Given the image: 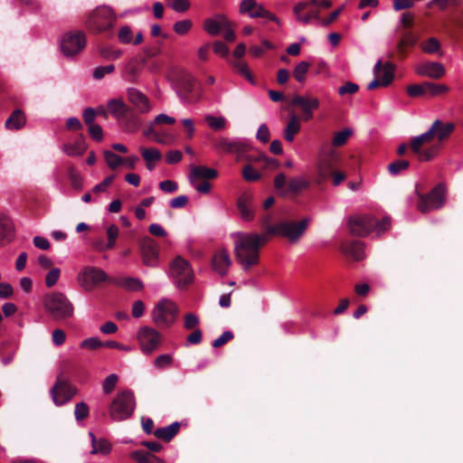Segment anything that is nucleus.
I'll return each mask as SVG.
<instances>
[{"label":"nucleus","mask_w":463,"mask_h":463,"mask_svg":"<svg viewBox=\"0 0 463 463\" xmlns=\"http://www.w3.org/2000/svg\"><path fill=\"white\" fill-rule=\"evenodd\" d=\"M118 233H119V230H118V226L115 224H111L107 229L108 243L103 248H101V250H106L112 249L116 244V241L118 236Z\"/></svg>","instance_id":"49530a36"},{"label":"nucleus","mask_w":463,"mask_h":463,"mask_svg":"<svg viewBox=\"0 0 463 463\" xmlns=\"http://www.w3.org/2000/svg\"><path fill=\"white\" fill-rule=\"evenodd\" d=\"M425 96L434 97L448 91L449 88L443 84H436L430 81L424 82Z\"/></svg>","instance_id":"79ce46f5"},{"label":"nucleus","mask_w":463,"mask_h":463,"mask_svg":"<svg viewBox=\"0 0 463 463\" xmlns=\"http://www.w3.org/2000/svg\"><path fill=\"white\" fill-rule=\"evenodd\" d=\"M26 124L25 113L20 109H14L11 115L7 118L5 123V127L9 130H19L23 128Z\"/></svg>","instance_id":"7c9ffc66"},{"label":"nucleus","mask_w":463,"mask_h":463,"mask_svg":"<svg viewBox=\"0 0 463 463\" xmlns=\"http://www.w3.org/2000/svg\"><path fill=\"white\" fill-rule=\"evenodd\" d=\"M203 30L210 35H218L224 32L223 37L226 41H232V24L229 19L223 15H216L213 18H207L203 22Z\"/></svg>","instance_id":"2eb2a0df"},{"label":"nucleus","mask_w":463,"mask_h":463,"mask_svg":"<svg viewBox=\"0 0 463 463\" xmlns=\"http://www.w3.org/2000/svg\"><path fill=\"white\" fill-rule=\"evenodd\" d=\"M136 408V399L133 392L126 390L118 392L112 400L109 414L112 420L121 421L130 418Z\"/></svg>","instance_id":"0eeeda50"},{"label":"nucleus","mask_w":463,"mask_h":463,"mask_svg":"<svg viewBox=\"0 0 463 463\" xmlns=\"http://www.w3.org/2000/svg\"><path fill=\"white\" fill-rule=\"evenodd\" d=\"M237 208L241 218L245 222H250L254 219L255 211L253 204V195L250 193L242 194L237 201Z\"/></svg>","instance_id":"4be33fe9"},{"label":"nucleus","mask_w":463,"mask_h":463,"mask_svg":"<svg viewBox=\"0 0 463 463\" xmlns=\"http://www.w3.org/2000/svg\"><path fill=\"white\" fill-rule=\"evenodd\" d=\"M99 54L104 59L114 61L122 55V52L109 47H103L99 49Z\"/></svg>","instance_id":"13d9d810"},{"label":"nucleus","mask_w":463,"mask_h":463,"mask_svg":"<svg viewBox=\"0 0 463 463\" xmlns=\"http://www.w3.org/2000/svg\"><path fill=\"white\" fill-rule=\"evenodd\" d=\"M230 266V258L226 250L216 253L213 258V269L221 276L227 273Z\"/></svg>","instance_id":"2f4dec72"},{"label":"nucleus","mask_w":463,"mask_h":463,"mask_svg":"<svg viewBox=\"0 0 463 463\" xmlns=\"http://www.w3.org/2000/svg\"><path fill=\"white\" fill-rule=\"evenodd\" d=\"M75 418L80 421L85 420L89 416V406L87 403L81 402L75 405L74 410Z\"/></svg>","instance_id":"bf43d9fd"},{"label":"nucleus","mask_w":463,"mask_h":463,"mask_svg":"<svg viewBox=\"0 0 463 463\" xmlns=\"http://www.w3.org/2000/svg\"><path fill=\"white\" fill-rule=\"evenodd\" d=\"M213 52L216 55H218V56H220L222 58L228 57L229 48H228V46L225 43H223L221 41H216L213 43Z\"/></svg>","instance_id":"774afa93"},{"label":"nucleus","mask_w":463,"mask_h":463,"mask_svg":"<svg viewBox=\"0 0 463 463\" xmlns=\"http://www.w3.org/2000/svg\"><path fill=\"white\" fill-rule=\"evenodd\" d=\"M424 82L422 84H412L408 86L407 93L410 97L418 98L425 96Z\"/></svg>","instance_id":"0e129e2a"},{"label":"nucleus","mask_w":463,"mask_h":463,"mask_svg":"<svg viewBox=\"0 0 463 463\" xmlns=\"http://www.w3.org/2000/svg\"><path fill=\"white\" fill-rule=\"evenodd\" d=\"M85 46L86 36L85 33L80 31L65 33L61 43V52L68 57L80 53Z\"/></svg>","instance_id":"4468645a"},{"label":"nucleus","mask_w":463,"mask_h":463,"mask_svg":"<svg viewBox=\"0 0 463 463\" xmlns=\"http://www.w3.org/2000/svg\"><path fill=\"white\" fill-rule=\"evenodd\" d=\"M118 123L124 131L128 133L137 131L140 125L137 116L135 115L131 109L127 116L123 117V120H119Z\"/></svg>","instance_id":"f704fd0d"},{"label":"nucleus","mask_w":463,"mask_h":463,"mask_svg":"<svg viewBox=\"0 0 463 463\" xmlns=\"http://www.w3.org/2000/svg\"><path fill=\"white\" fill-rule=\"evenodd\" d=\"M89 134L90 137L97 142L103 140V130L98 124H92L89 126Z\"/></svg>","instance_id":"338daca9"},{"label":"nucleus","mask_w":463,"mask_h":463,"mask_svg":"<svg viewBox=\"0 0 463 463\" xmlns=\"http://www.w3.org/2000/svg\"><path fill=\"white\" fill-rule=\"evenodd\" d=\"M351 135L352 130L350 128H344L343 130L335 133L332 140L333 146L335 147L344 146L347 142Z\"/></svg>","instance_id":"c03bdc74"},{"label":"nucleus","mask_w":463,"mask_h":463,"mask_svg":"<svg viewBox=\"0 0 463 463\" xmlns=\"http://www.w3.org/2000/svg\"><path fill=\"white\" fill-rule=\"evenodd\" d=\"M63 152L69 156H80L87 150L85 137L79 135L73 143H67L62 146Z\"/></svg>","instance_id":"c85d7f7f"},{"label":"nucleus","mask_w":463,"mask_h":463,"mask_svg":"<svg viewBox=\"0 0 463 463\" xmlns=\"http://www.w3.org/2000/svg\"><path fill=\"white\" fill-rule=\"evenodd\" d=\"M179 84L184 91V99L188 100L189 94H191L194 88V79L189 73H184L179 80Z\"/></svg>","instance_id":"ea45409f"},{"label":"nucleus","mask_w":463,"mask_h":463,"mask_svg":"<svg viewBox=\"0 0 463 463\" xmlns=\"http://www.w3.org/2000/svg\"><path fill=\"white\" fill-rule=\"evenodd\" d=\"M117 16L113 9L108 5H99L92 10L86 20V28L93 33H100L111 30Z\"/></svg>","instance_id":"423d86ee"},{"label":"nucleus","mask_w":463,"mask_h":463,"mask_svg":"<svg viewBox=\"0 0 463 463\" xmlns=\"http://www.w3.org/2000/svg\"><path fill=\"white\" fill-rule=\"evenodd\" d=\"M193 27V22L189 19L181 20L174 24L173 29L179 35L186 34Z\"/></svg>","instance_id":"603ef678"},{"label":"nucleus","mask_w":463,"mask_h":463,"mask_svg":"<svg viewBox=\"0 0 463 463\" xmlns=\"http://www.w3.org/2000/svg\"><path fill=\"white\" fill-rule=\"evenodd\" d=\"M114 71L115 66L113 64L97 67L93 71V78L96 80H101L106 74L112 73Z\"/></svg>","instance_id":"680f3d73"},{"label":"nucleus","mask_w":463,"mask_h":463,"mask_svg":"<svg viewBox=\"0 0 463 463\" xmlns=\"http://www.w3.org/2000/svg\"><path fill=\"white\" fill-rule=\"evenodd\" d=\"M14 237V227L12 221L5 216H0V247L9 244Z\"/></svg>","instance_id":"cd10ccee"},{"label":"nucleus","mask_w":463,"mask_h":463,"mask_svg":"<svg viewBox=\"0 0 463 463\" xmlns=\"http://www.w3.org/2000/svg\"><path fill=\"white\" fill-rule=\"evenodd\" d=\"M337 159V156L333 151L321 157L317 169L316 182L318 184L326 182L334 174Z\"/></svg>","instance_id":"a211bd4d"},{"label":"nucleus","mask_w":463,"mask_h":463,"mask_svg":"<svg viewBox=\"0 0 463 463\" xmlns=\"http://www.w3.org/2000/svg\"><path fill=\"white\" fill-rule=\"evenodd\" d=\"M309 186V183L299 178H292L288 183V190L292 194H298Z\"/></svg>","instance_id":"de8ad7c7"},{"label":"nucleus","mask_w":463,"mask_h":463,"mask_svg":"<svg viewBox=\"0 0 463 463\" xmlns=\"http://www.w3.org/2000/svg\"><path fill=\"white\" fill-rule=\"evenodd\" d=\"M140 251L146 266L156 267L158 264L159 245L154 239L144 237L140 241Z\"/></svg>","instance_id":"f3484780"},{"label":"nucleus","mask_w":463,"mask_h":463,"mask_svg":"<svg viewBox=\"0 0 463 463\" xmlns=\"http://www.w3.org/2000/svg\"><path fill=\"white\" fill-rule=\"evenodd\" d=\"M233 70H235L236 72L239 73L241 76L245 78L250 84L256 85L255 78L252 72L250 71L248 63L241 60H233Z\"/></svg>","instance_id":"4c0bfd02"},{"label":"nucleus","mask_w":463,"mask_h":463,"mask_svg":"<svg viewBox=\"0 0 463 463\" xmlns=\"http://www.w3.org/2000/svg\"><path fill=\"white\" fill-rule=\"evenodd\" d=\"M418 42L417 35L411 31H407L402 33V38L397 43V52L399 57L402 60L406 57V48L413 47Z\"/></svg>","instance_id":"c756f323"},{"label":"nucleus","mask_w":463,"mask_h":463,"mask_svg":"<svg viewBox=\"0 0 463 463\" xmlns=\"http://www.w3.org/2000/svg\"><path fill=\"white\" fill-rule=\"evenodd\" d=\"M179 430L180 423L175 421L166 427L156 429L153 434L157 439L169 442L179 432Z\"/></svg>","instance_id":"473e14b6"},{"label":"nucleus","mask_w":463,"mask_h":463,"mask_svg":"<svg viewBox=\"0 0 463 463\" xmlns=\"http://www.w3.org/2000/svg\"><path fill=\"white\" fill-rule=\"evenodd\" d=\"M104 157L108 165L113 170L123 163L121 156L109 150L104 151Z\"/></svg>","instance_id":"3c124183"},{"label":"nucleus","mask_w":463,"mask_h":463,"mask_svg":"<svg viewBox=\"0 0 463 463\" xmlns=\"http://www.w3.org/2000/svg\"><path fill=\"white\" fill-rule=\"evenodd\" d=\"M178 307L170 299L163 298L157 302L152 311V319L161 327H170L176 320Z\"/></svg>","instance_id":"6e6552de"},{"label":"nucleus","mask_w":463,"mask_h":463,"mask_svg":"<svg viewBox=\"0 0 463 463\" xmlns=\"http://www.w3.org/2000/svg\"><path fill=\"white\" fill-rule=\"evenodd\" d=\"M308 224V219H303L299 222H280V235L287 237L290 241H297L305 232Z\"/></svg>","instance_id":"412c9836"},{"label":"nucleus","mask_w":463,"mask_h":463,"mask_svg":"<svg viewBox=\"0 0 463 463\" xmlns=\"http://www.w3.org/2000/svg\"><path fill=\"white\" fill-rule=\"evenodd\" d=\"M130 458L137 463H165L149 451L138 449L130 453Z\"/></svg>","instance_id":"72a5a7b5"},{"label":"nucleus","mask_w":463,"mask_h":463,"mask_svg":"<svg viewBox=\"0 0 463 463\" xmlns=\"http://www.w3.org/2000/svg\"><path fill=\"white\" fill-rule=\"evenodd\" d=\"M139 151L142 155V157L144 158V160L146 162H149V161L156 162L162 158L161 152L156 147H149V148L142 147V148H140Z\"/></svg>","instance_id":"a18cd8bd"},{"label":"nucleus","mask_w":463,"mask_h":463,"mask_svg":"<svg viewBox=\"0 0 463 463\" xmlns=\"http://www.w3.org/2000/svg\"><path fill=\"white\" fill-rule=\"evenodd\" d=\"M199 324L198 317L194 313H188L184 316V327L186 330L197 329L196 326Z\"/></svg>","instance_id":"69168bd1"},{"label":"nucleus","mask_w":463,"mask_h":463,"mask_svg":"<svg viewBox=\"0 0 463 463\" xmlns=\"http://www.w3.org/2000/svg\"><path fill=\"white\" fill-rule=\"evenodd\" d=\"M254 163H247L241 168V175L246 182L253 183L261 179V173L253 166Z\"/></svg>","instance_id":"58836bf2"},{"label":"nucleus","mask_w":463,"mask_h":463,"mask_svg":"<svg viewBox=\"0 0 463 463\" xmlns=\"http://www.w3.org/2000/svg\"><path fill=\"white\" fill-rule=\"evenodd\" d=\"M137 338L144 353H152L160 342V334L154 328L143 326L137 333Z\"/></svg>","instance_id":"aec40b11"},{"label":"nucleus","mask_w":463,"mask_h":463,"mask_svg":"<svg viewBox=\"0 0 463 463\" xmlns=\"http://www.w3.org/2000/svg\"><path fill=\"white\" fill-rule=\"evenodd\" d=\"M417 73L421 76L438 80L445 75V68L439 62L429 61L420 65L417 68Z\"/></svg>","instance_id":"393cba45"},{"label":"nucleus","mask_w":463,"mask_h":463,"mask_svg":"<svg viewBox=\"0 0 463 463\" xmlns=\"http://www.w3.org/2000/svg\"><path fill=\"white\" fill-rule=\"evenodd\" d=\"M91 438L92 449L90 454L108 455L111 451V445L107 439H99L97 441L95 435L92 432L89 433Z\"/></svg>","instance_id":"e433bc0d"},{"label":"nucleus","mask_w":463,"mask_h":463,"mask_svg":"<svg viewBox=\"0 0 463 463\" xmlns=\"http://www.w3.org/2000/svg\"><path fill=\"white\" fill-rule=\"evenodd\" d=\"M233 156L237 162L256 163L261 170H277L280 164L276 158L269 157L266 154L255 151L251 146L240 140H233Z\"/></svg>","instance_id":"7ed1b4c3"},{"label":"nucleus","mask_w":463,"mask_h":463,"mask_svg":"<svg viewBox=\"0 0 463 463\" xmlns=\"http://www.w3.org/2000/svg\"><path fill=\"white\" fill-rule=\"evenodd\" d=\"M348 226L350 233L354 236L364 237L374 230L377 235H380L389 230L391 219L384 217L382 221H378L372 215H356L349 218Z\"/></svg>","instance_id":"20e7f679"},{"label":"nucleus","mask_w":463,"mask_h":463,"mask_svg":"<svg viewBox=\"0 0 463 463\" xmlns=\"http://www.w3.org/2000/svg\"><path fill=\"white\" fill-rule=\"evenodd\" d=\"M51 394L53 402L57 406H61L76 394V389L69 382L58 378L51 390Z\"/></svg>","instance_id":"dca6fc26"},{"label":"nucleus","mask_w":463,"mask_h":463,"mask_svg":"<svg viewBox=\"0 0 463 463\" xmlns=\"http://www.w3.org/2000/svg\"><path fill=\"white\" fill-rule=\"evenodd\" d=\"M422 51L426 53H435L440 49V43L435 37H430L420 43Z\"/></svg>","instance_id":"8fccbe9b"},{"label":"nucleus","mask_w":463,"mask_h":463,"mask_svg":"<svg viewBox=\"0 0 463 463\" xmlns=\"http://www.w3.org/2000/svg\"><path fill=\"white\" fill-rule=\"evenodd\" d=\"M68 176L71 182V184L75 188H80L82 185V178L77 169L71 165L68 167Z\"/></svg>","instance_id":"4d7b16f0"},{"label":"nucleus","mask_w":463,"mask_h":463,"mask_svg":"<svg viewBox=\"0 0 463 463\" xmlns=\"http://www.w3.org/2000/svg\"><path fill=\"white\" fill-rule=\"evenodd\" d=\"M43 307L55 320H66L74 316V307L68 297L59 291L46 294L43 298Z\"/></svg>","instance_id":"39448f33"},{"label":"nucleus","mask_w":463,"mask_h":463,"mask_svg":"<svg viewBox=\"0 0 463 463\" xmlns=\"http://www.w3.org/2000/svg\"><path fill=\"white\" fill-rule=\"evenodd\" d=\"M300 128H301V126H300L299 119H298V116L293 114L290 117V118L284 129V133H283L284 138L288 142H292L294 140L295 136L299 132Z\"/></svg>","instance_id":"c9c22d12"},{"label":"nucleus","mask_w":463,"mask_h":463,"mask_svg":"<svg viewBox=\"0 0 463 463\" xmlns=\"http://www.w3.org/2000/svg\"><path fill=\"white\" fill-rule=\"evenodd\" d=\"M61 269L59 268H52L45 276V285L47 288H52L59 280Z\"/></svg>","instance_id":"6e6d98bb"},{"label":"nucleus","mask_w":463,"mask_h":463,"mask_svg":"<svg viewBox=\"0 0 463 463\" xmlns=\"http://www.w3.org/2000/svg\"><path fill=\"white\" fill-rule=\"evenodd\" d=\"M204 119L213 130L219 131L226 128V120L222 117L206 115Z\"/></svg>","instance_id":"37998d69"},{"label":"nucleus","mask_w":463,"mask_h":463,"mask_svg":"<svg viewBox=\"0 0 463 463\" xmlns=\"http://www.w3.org/2000/svg\"><path fill=\"white\" fill-rule=\"evenodd\" d=\"M107 108L117 121L123 120V117L127 116L131 109L121 98L109 99Z\"/></svg>","instance_id":"bb28decb"},{"label":"nucleus","mask_w":463,"mask_h":463,"mask_svg":"<svg viewBox=\"0 0 463 463\" xmlns=\"http://www.w3.org/2000/svg\"><path fill=\"white\" fill-rule=\"evenodd\" d=\"M108 279L107 273L96 267H85L78 275V281L85 291H91L95 287Z\"/></svg>","instance_id":"9b49d317"},{"label":"nucleus","mask_w":463,"mask_h":463,"mask_svg":"<svg viewBox=\"0 0 463 463\" xmlns=\"http://www.w3.org/2000/svg\"><path fill=\"white\" fill-rule=\"evenodd\" d=\"M118 376L115 373L107 376L102 383V389L105 394H109L115 389Z\"/></svg>","instance_id":"5fc2aeb1"},{"label":"nucleus","mask_w":463,"mask_h":463,"mask_svg":"<svg viewBox=\"0 0 463 463\" xmlns=\"http://www.w3.org/2000/svg\"><path fill=\"white\" fill-rule=\"evenodd\" d=\"M310 67V63L307 61H300L297 64L293 71V76L294 78L298 81L302 82L306 79V74L308 71V69Z\"/></svg>","instance_id":"09e8293b"},{"label":"nucleus","mask_w":463,"mask_h":463,"mask_svg":"<svg viewBox=\"0 0 463 463\" xmlns=\"http://www.w3.org/2000/svg\"><path fill=\"white\" fill-rule=\"evenodd\" d=\"M364 244L360 241H348L342 244L341 250L348 258L360 260L364 258Z\"/></svg>","instance_id":"a878e982"},{"label":"nucleus","mask_w":463,"mask_h":463,"mask_svg":"<svg viewBox=\"0 0 463 463\" xmlns=\"http://www.w3.org/2000/svg\"><path fill=\"white\" fill-rule=\"evenodd\" d=\"M128 100L136 107L140 113H147L151 107L149 99L140 90L130 88L128 90Z\"/></svg>","instance_id":"5701e85b"},{"label":"nucleus","mask_w":463,"mask_h":463,"mask_svg":"<svg viewBox=\"0 0 463 463\" xmlns=\"http://www.w3.org/2000/svg\"><path fill=\"white\" fill-rule=\"evenodd\" d=\"M169 274L179 288L190 284L194 279V273L190 263L180 256L172 261Z\"/></svg>","instance_id":"1a4fd4ad"},{"label":"nucleus","mask_w":463,"mask_h":463,"mask_svg":"<svg viewBox=\"0 0 463 463\" xmlns=\"http://www.w3.org/2000/svg\"><path fill=\"white\" fill-rule=\"evenodd\" d=\"M218 173L215 169L204 165H191L189 181L194 183L198 181H209L217 177Z\"/></svg>","instance_id":"b1692460"},{"label":"nucleus","mask_w":463,"mask_h":463,"mask_svg":"<svg viewBox=\"0 0 463 463\" xmlns=\"http://www.w3.org/2000/svg\"><path fill=\"white\" fill-rule=\"evenodd\" d=\"M454 129V123H444L439 119L435 120L428 131L411 139L410 147L411 152L420 161L431 160L438 155L440 147L439 145L433 144L426 148H423V146L430 144L434 138H437L439 142L444 141L450 136Z\"/></svg>","instance_id":"f257e3e1"},{"label":"nucleus","mask_w":463,"mask_h":463,"mask_svg":"<svg viewBox=\"0 0 463 463\" xmlns=\"http://www.w3.org/2000/svg\"><path fill=\"white\" fill-rule=\"evenodd\" d=\"M260 252L258 233H238L235 244L236 260L244 270L259 263Z\"/></svg>","instance_id":"f03ea898"},{"label":"nucleus","mask_w":463,"mask_h":463,"mask_svg":"<svg viewBox=\"0 0 463 463\" xmlns=\"http://www.w3.org/2000/svg\"><path fill=\"white\" fill-rule=\"evenodd\" d=\"M291 105L299 107L302 111V118L307 121L313 118V112L319 108L320 102L317 98L311 95H295L292 98Z\"/></svg>","instance_id":"6ab92c4d"},{"label":"nucleus","mask_w":463,"mask_h":463,"mask_svg":"<svg viewBox=\"0 0 463 463\" xmlns=\"http://www.w3.org/2000/svg\"><path fill=\"white\" fill-rule=\"evenodd\" d=\"M239 13L250 18H265L280 24V20L272 13L264 8L256 0H242L239 5Z\"/></svg>","instance_id":"ddd939ff"},{"label":"nucleus","mask_w":463,"mask_h":463,"mask_svg":"<svg viewBox=\"0 0 463 463\" xmlns=\"http://www.w3.org/2000/svg\"><path fill=\"white\" fill-rule=\"evenodd\" d=\"M80 347L90 350H96L98 348L103 347V342L100 341L98 337H90L84 339L80 343Z\"/></svg>","instance_id":"052dcab7"},{"label":"nucleus","mask_w":463,"mask_h":463,"mask_svg":"<svg viewBox=\"0 0 463 463\" xmlns=\"http://www.w3.org/2000/svg\"><path fill=\"white\" fill-rule=\"evenodd\" d=\"M445 186L437 184L428 194H419L418 209L425 213L432 209H439L445 203Z\"/></svg>","instance_id":"9d476101"},{"label":"nucleus","mask_w":463,"mask_h":463,"mask_svg":"<svg viewBox=\"0 0 463 463\" xmlns=\"http://www.w3.org/2000/svg\"><path fill=\"white\" fill-rule=\"evenodd\" d=\"M395 65L392 62L378 61L373 68L375 79L367 85L369 90H375L381 86H389L394 78Z\"/></svg>","instance_id":"f8f14e48"},{"label":"nucleus","mask_w":463,"mask_h":463,"mask_svg":"<svg viewBox=\"0 0 463 463\" xmlns=\"http://www.w3.org/2000/svg\"><path fill=\"white\" fill-rule=\"evenodd\" d=\"M213 147L219 155H228L232 153V141L227 137H218L214 139Z\"/></svg>","instance_id":"a19ab883"},{"label":"nucleus","mask_w":463,"mask_h":463,"mask_svg":"<svg viewBox=\"0 0 463 463\" xmlns=\"http://www.w3.org/2000/svg\"><path fill=\"white\" fill-rule=\"evenodd\" d=\"M172 363H173V357L170 354H160L155 360V366L158 369H163V368L170 366L172 364Z\"/></svg>","instance_id":"e2e57ef3"},{"label":"nucleus","mask_w":463,"mask_h":463,"mask_svg":"<svg viewBox=\"0 0 463 463\" xmlns=\"http://www.w3.org/2000/svg\"><path fill=\"white\" fill-rule=\"evenodd\" d=\"M410 166L407 160H395L388 165V171L392 175H399L402 171L406 170Z\"/></svg>","instance_id":"864d4df0"}]
</instances>
